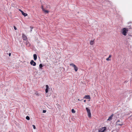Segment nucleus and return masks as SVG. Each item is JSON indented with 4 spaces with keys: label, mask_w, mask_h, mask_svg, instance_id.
<instances>
[{
    "label": "nucleus",
    "mask_w": 132,
    "mask_h": 132,
    "mask_svg": "<svg viewBox=\"0 0 132 132\" xmlns=\"http://www.w3.org/2000/svg\"><path fill=\"white\" fill-rule=\"evenodd\" d=\"M120 122V121L119 120H118L117 121L116 123V124L117 125H118L119 126H121L123 125V123L122 122H121V123H119L118 122Z\"/></svg>",
    "instance_id": "nucleus-6"
},
{
    "label": "nucleus",
    "mask_w": 132,
    "mask_h": 132,
    "mask_svg": "<svg viewBox=\"0 0 132 132\" xmlns=\"http://www.w3.org/2000/svg\"><path fill=\"white\" fill-rule=\"evenodd\" d=\"M25 43L27 46L29 47L30 46V44L28 41H27L26 42H25Z\"/></svg>",
    "instance_id": "nucleus-5"
},
{
    "label": "nucleus",
    "mask_w": 132,
    "mask_h": 132,
    "mask_svg": "<svg viewBox=\"0 0 132 132\" xmlns=\"http://www.w3.org/2000/svg\"><path fill=\"white\" fill-rule=\"evenodd\" d=\"M46 110H43V113H45V112H46Z\"/></svg>",
    "instance_id": "nucleus-26"
},
{
    "label": "nucleus",
    "mask_w": 132,
    "mask_h": 132,
    "mask_svg": "<svg viewBox=\"0 0 132 132\" xmlns=\"http://www.w3.org/2000/svg\"><path fill=\"white\" fill-rule=\"evenodd\" d=\"M22 15H23L25 17L27 16L28 15L26 13H24L23 11L21 13Z\"/></svg>",
    "instance_id": "nucleus-12"
},
{
    "label": "nucleus",
    "mask_w": 132,
    "mask_h": 132,
    "mask_svg": "<svg viewBox=\"0 0 132 132\" xmlns=\"http://www.w3.org/2000/svg\"><path fill=\"white\" fill-rule=\"evenodd\" d=\"M111 57V55H110L106 59V60L107 61H110L111 60V59H109V58Z\"/></svg>",
    "instance_id": "nucleus-14"
},
{
    "label": "nucleus",
    "mask_w": 132,
    "mask_h": 132,
    "mask_svg": "<svg viewBox=\"0 0 132 132\" xmlns=\"http://www.w3.org/2000/svg\"><path fill=\"white\" fill-rule=\"evenodd\" d=\"M94 43V40H91L90 42V44L92 45Z\"/></svg>",
    "instance_id": "nucleus-18"
},
{
    "label": "nucleus",
    "mask_w": 132,
    "mask_h": 132,
    "mask_svg": "<svg viewBox=\"0 0 132 132\" xmlns=\"http://www.w3.org/2000/svg\"><path fill=\"white\" fill-rule=\"evenodd\" d=\"M70 66H72V67H74L76 65L74 64L73 63H72L71 64H70Z\"/></svg>",
    "instance_id": "nucleus-19"
},
{
    "label": "nucleus",
    "mask_w": 132,
    "mask_h": 132,
    "mask_svg": "<svg viewBox=\"0 0 132 132\" xmlns=\"http://www.w3.org/2000/svg\"><path fill=\"white\" fill-rule=\"evenodd\" d=\"M46 89H45V92L46 93H47L48 92V89L49 88V86L47 85H46Z\"/></svg>",
    "instance_id": "nucleus-7"
},
{
    "label": "nucleus",
    "mask_w": 132,
    "mask_h": 132,
    "mask_svg": "<svg viewBox=\"0 0 132 132\" xmlns=\"http://www.w3.org/2000/svg\"><path fill=\"white\" fill-rule=\"evenodd\" d=\"M88 113V117L90 118H91V112H90Z\"/></svg>",
    "instance_id": "nucleus-15"
},
{
    "label": "nucleus",
    "mask_w": 132,
    "mask_h": 132,
    "mask_svg": "<svg viewBox=\"0 0 132 132\" xmlns=\"http://www.w3.org/2000/svg\"><path fill=\"white\" fill-rule=\"evenodd\" d=\"M34 59L35 60H36L37 59V56L36 54H34L33 55Z\"/></svg>",
    "instance_id": "nucleus-10"
},
{
    "label": "nucleus",
    "mask_w": 132,
    "mask_h": 132,
    "mask_svg": "<svg viewBox=\"0 0 132 132\" xmlns=\"http://www.w3.org/2000/svg\"><path fill=\"white\" fill-rule=\"evenodd\" d=\"M128 31V28H124L122 29V34L125 36L127 35V34Z\"/></svg>",
    "instance_id": "nucleus-1"
},
{
    "label": "nucleus",
    "mask_w": 132,
    "mask_h": 132,
    "mask_svg": "<svg viewBox=\"0 0 132 132\" xmlns=\"http://www.w3.org/2000/svg\"><path fill=\"white\" fill-rule=\"evenodd\" d=\"M41 8L42 9L43 11L44 10H45L44 8H43V5H42L41 6Z\"/></svg>",
    "instance_id": "nucleus-23"
},
{
    "label": "nucleus",
    "mask_w": 132,
    "mask_h": 132,
    "mask_svg": "<svg viewBox=\"0 0 132 132\" xmlns=\"http://www.w3.org/2000/svg\"><path fill=\"white\" fill-rule=\"evenodd\" d=\"M78 101H80V100L79 99H78Z\"/></svg>",
    "instance_id": "nucleus-34"
},
{
    "label": "nucleus",
    "mask_w": 132,
    "mask_h": 132,
    "mask_svg": "<svg viewBox=\"0 0 132 132\" xmlns=\"http://www.w3.org/2000/svg\"><path fill=\"white\" fill-rule=\"evenodd\" d=\"M71 112L73 113H75V111L73 109H72L71 110Z\"/></svg>",
    "instance_id": "nucleus-22"
},
{
    "label": "nucleus",
    "mask_w": 132,
    "mask_h": 132,
    "mask_svg": "<svg viewBox=\"0 0 132 132\" xmlns=\"http://www.w3.org/2000/svg\"><path fill=\"white\" fill-rule=\"evenodd\" d=\"M30 29H31V32L32 31V29L33 28V27H30Z\"/></svg>",
    "instance_id": "nucleus-25"
},
{
    "label": "nucleus",
    "mask_w": 132,
    "mask_h": 132,
    "mask_svg": "<svg viewBox=\"0 0 132 132\" xmlns=\"http://www.w3.org/2000/svg\"><path fill=\"white\" fill-rule=\"evenodd\" d=\"M43 67V66L42 64H40L39 65V68L41 69H42V68Z\"/></svg>",
    "instance_id": "nucleus-17"
},
{
    "label": "nucleus",
    "mask_w": 132,
    "mask_h": 132,
    "mask_svg": "<svg viewBox=\"0 0 132 132\" xmlns=\"http://www.w3.org/2000/svg\"><path fill=\"white\" fill-rule=\"evenodd\" d=\"M84 98L88 99H89L90 98V97L89 95H85L84 97Z\"/></svg>",
    "instance_id": "nucleus-9"
},
{
    "label": "nucleus",
    "mask_w": 132,
    "mask_h": 132,
    "mask_svg": "<svg viewBox=\"0 0 132 132\" xmlns=\"http://www.w3.org/2000/svg\"><path fill=\"white\" fill-rule=\"evenodd\" d=\"M32 126L33 127V128H34V129H35L36 128L35 126L34 125H32Z\"/></svg>",
    "instance_id": "nucleus-24"
},
{
    "label": "nucleus",
    "mask_w": 132,
    "mask_h": 132,
    "mask_svg": "<svg viewBox=\"0 0 132 132\" xmlns=\"http://www.w3.org/2000/svg\"><path fill=\"white\" fill-rule=\"evenodd\" d=\"M26 119L28 120H29L30 119V118H29V117L28 116H26Z\"/></svg>",
    "instance_id": "nucleus-21"
},
{
    "label": "nucleus",
    "mask_w": 132,
    "mask_h": 132,
    "mask_svg": "<svg viewBox=\"0 0 132 132\" xmlns=\"http://www.w3.org/2000/svg\"><path fill=\"white\" fill-rule=\"evenodd\" d=\"M86 102V100H84V102Z\"/></svg>",
    "instance_id": "nucleus-30"
},
{
    "label": "nucleus",
    "mask_w": 132,
    "mask_h": 132,
    "mask_svg": "<svg viewBox=\"0 0 132 132\" xmlns=\"http://www.w3.org/2000/svg\"><path fill=\"white\" fill-rule=\"evenodd\" d=\"M20 12H21V13H22V12H23V11H22V10H21V11H20Z\"/></svg>",
    "instance_id": "nucleus-32"
},
{
    "label": "nucleus",
    "mask_w": 132,
    "mask_h": 132,
    "mask_svg": "<svg viewBox=\"0 0 132 132\" xmlns=\"http://www.w3.org/2000/svg\"><path fill=\"white\" fill-rule=\"evenodd\" d=\"M43 11L45 13H48L49 12V11L48 10H44Z\"/></svg>",
    "instance_id": "nucleus-20"
},
{
    "label": "nucleus",
    "mask_w": 132,
    "mask_h": 132,
    "mask_svg": "<svg viewBox=\"0 0 132 132\" xmlns=\"http://www.w3.org/2000/svg\"><path fill=\"white\" fill-rule=\"evenodd\" d=\"M113 116V114H112L108 119V120H111L112 119V117Z\"/></svg>",
    "instance_id": "nucleus-8"
},
{
    "label": "nucleus",
    "mask_w": 132,
    "mask_h": 132,
    "mask_svg": "<svg viewBox=\"0 0 132 132\" xmlns=\"http://www.w3.org/2000/svg\"><path fill=\"white\" fill-rule=\"evenodd\" d=\"M88 113V117L90 118H91V112H90Z\"/></svg>",
    "instance_id": "nucleus-16"
},
{
    "label": "nucleus",
    "mask_w": 132,
    "mask_h": 132,
    "mask_svg": "<svg viewBox=\"0 0 132 132\" xmlns=\"http://www.w3.org/2000/svg\"><path fill=\"white\" fill-rule=\"evenodd\" d=\"M20 12H21V13H22V12H23V11H22V10H21V11H20Z\"/></svg>",
    "instance_id": "nucleus-33"
},
{
    "label": "nucleus",
    "mask_w": 132,
    "mask_h": 132,
    "mask_svg": "<svg viewBox=\"0 0 132 132\" xmlns=\"http://www.w3.org/2000/svg\"><path fill=\"white\" fill-rule=\"evenodd\" d=\"M9 56H10L11 55V53H9Z\"/></svg>",
    "instance_id": "nucleus-29"
},
{
    "label": "nucleus",
    "mask_w": 132,
    "mask_h": 132,
    "mask_svg": "<svg viewBox=\"0 0 132 132\" xmlns=\"http://www.w3.org/2000/svg\"><path fill=\"white\" fill-rule=\"evenodd\" d=\"M86 109L87 111V113H90V110L88 108H86Z\"/></svg>",
    "instance_id": "nucleus-11"
},
{
    "label": "nucleus",
    "mask_w": 132,
    "mask_h": 132,
    "mask_svg": "<svg viewBox=\"0 0 132 132\" xmlns=\"http://www.w3.org/2000/svg\"><path fill=\"white\" fill-rule=\"evenodd\" d=\"M22 37L23 39L24 40H27V37L24 34H22Z\"/></svg>",
    "instance_id": "nucleus-4"
},
{
    "label": "nucleus",
    "mask_w": 132,
    "mask_h": 132,
    "mask_svg": "<svg viewBox=\"0 0 132 132\" xmlns=\"http://www.w3.org/2000/svg\"><path fill=\"white\" fill-rule=\"evenodd\" d=\"M30 64L33 66H35L36 65V63L33 60H31L30 63Z\"/></svg>",
    "instance_id": "nucleus-3"
},
{
    "label": "nucleus",
    "mask_w": 132,
    "mask_h": 132,
    "mask_svg": "<svg viewBox=\"0 0 132 132\" xmlns=\"http://www.w3.org/2000/svg\"><path fill=\"white\" fill-rule=\"evenodd\" d=\"M106 129V127H102L98 130V132H104Z\"/></svg>",
    "instance_id": "nucleus-2"
},
{
    "label": "nucleus",
    "mask_w": 132,
    "mask_h": 132,
    "mask_svg": "<svg viewBox=\"0 0 132 132\" xmlns=\"http://www.w3.org/2000/svg\"><path fill=\"white\" fill-rule=\"evenodd\" d=\"M132 24V22L131 21L128 22V24Z\"/></svg>",
    "instance_id": "nucleus-28"
},
{
    "label": "nucleus",
    "mask_w": 132,
    "mask_h": 132,
    "mask_svg": "<svg viewBox=\"0 0 132 132\" xmlns=\"http://www.w3.org/2000/svg\"><path fill=\"white\" fill-rule=\"evenodd\" d=\"M120 123H121V122H120Z\"/></svg>",
    "instance_id": "nucleus-35"
},
{
    "label": "nucleus",
    "mask_w": 132,
    "mask_h": 132,
    "mask_svg": "<svg viewBox=\"0 0 132 132\" xmlns=\"http://www.w3.org/2000/svg\"><path fill=\"white\" fill-rule=\"evenodd\" d=\"M74 68V69L75 71L76 72L78 70V67L75 65L74 67H73Z\"/></svg>",
    "instance_id": "nucleus-13"
},
{
    "label": "nucleus",
    "mask_w": 132,
    "mask_h": 132,
    "mask_svg": "<svg viewBox=\"0 0 132 132\" xmlns=\"http://www.w3.org/2000/svg\"><path fill=\"white\" fill-rule=\"evenodd\" d=\"M19 10L20 11L21 10V9H19Z\"/></svg>",
    "instance_id": "nucleus-31"
},
{
    "label": "nucleus",
    "mask_w": 132,
    "mask_h": 132,
    "mask_svg": "<svg viewBox=\"0 0 132 132\" xmlns=\"http://www.w3.org/2000/svg\"><path fill=\"white\" fill-rule=\"evenodd\" d=\"M14 28L15 30H16L17 29L16 27L15 26H14Z\"/></svg>",
    "instance_id": "nucleus-27"
}]
</instances>
